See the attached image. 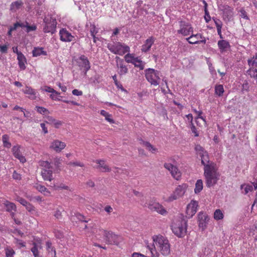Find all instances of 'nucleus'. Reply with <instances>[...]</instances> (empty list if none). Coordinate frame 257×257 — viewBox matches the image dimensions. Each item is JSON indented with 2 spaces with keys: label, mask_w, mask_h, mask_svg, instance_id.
<instances>
[{
  "label": "nucleus",
  "mask_w": 257,
  "mask_h": 257,
  "mask_svg": "<svg viewBox=\"0 0 257 257\" xmlns=\"http://www.w3.org/2000/svg\"><path fill=\"white\" fill-rule=\"evenodd\" d=\"M153 244H148L147 248L151 253L152 257H159V253L156 249V246L161 253L164 256H167L170 253V244L168 239L161 235L153 236Z\"/></svg>",
  "instance_id": "f257e3e1"
},
{
  "label": "nucleus",
  "mask_w": 257,
  "mask_h": 257,
  "mask_svg": "<svg viewBox=\"0 0 257 257\" xmlns=\"http://www.w3.org/2000/svg\"><path fill=\"white\" fill-rule=\"evenodd\" d=\"M204 175L205 183L207 187L210 188L215 185L219 179L220 174L216 166H207L204 168Z\"/></svg>",
  "instance_id": "f03ea898"
},
{
  "label": "nucleus",
  "mask_w": 257,
  "mask_h": 257,
  "mask_svg": "<svg viewBox=\"0 0 257 257\" xmlns=\"http://www.w3.org/2000/svg\"><path fill=\"white\" fill-rule=\"evenodd\" d=\"M173 232L179 237H183L187 232V222L182 218L174 220L171 225Z\"/></svg>",
  "instance_id": "7ed1b4c3"
},
{
  "label": "nucleus",
  "mask_w": 257,
  "mask_h": 257,
  "mask_svg": "<svg viewBox=\"0 0 257 257\" xmlns=\"http://www.w3.org/2000/svg\"><path fill=\"white\" fill-rule=\"evenodd\" d=\"M72 62L84 72V74H86L87 71L90 68V63L87 57L84 55L73 57Z\"/></svg>",
  "instance_id": "20e7f679"
},
{
  "label": "nucleus",
  "mask_w": 257,
  "mask_h": 257,
  "mask_svg": "<svg viewBox=\"0 0 257 257\" xmlns=\"http://www.w3.org/2000/svg\"><path fill=\"white\" fill-rule=\"evenodd\" d=\"M40 165L43 167L41 170V176L45 181H51L53 180V167L48 161H42Z\"/></svg>",
  "instance_id": "39448f33"
},
{
  "label": "nucleus",
  "mask_w": 257,
  "mask_h": 257,
  "mask_svg": "<svg viewBox=\"0 0 257 257\" xmlns=\"http://www.w3.org/2000/svg\"><path fill=\"white\" fill-rule=\"evenodd\" d=\"M195 151L198 156L201 159V163L205 168L207 166H216V164L212 162H210L209 156L207 152L200 145H197L195 148Z\"/></svg>",
  "instance_id": "423d86ee"
},
{
  "label": "nucleus",
  "mask_w": 257,
  "mask_h": 257,
  "mask_svg": "<svg viewBox=\"0 0 257 257\" xmlns=\"http://www.w3.org/2000/svg\"><path fill=\"white\" fill-rule=\"evenodd\" d=\"M107 47L112 53L115 54L123 55L130 52V47L128 46L122 45L119 42L115 45L108 44Z\"/></svg>",
  "instance_id": "0eeeda50"
},
{
  "label": "nucleus",
  "mask_w": 257,
  "mask_h": 257,
  "mask_svg": "<svg viewBox=\"0 0 257 257\" xmlns=\"http://www.w3.org/2000/svg\"><path fill=\"white\" fill-rule=\"evenodd\" d=\"M44 23H45V26L43 28V32L44 33L54 34L55 32L57 22L55 19L52 17L49 18H45L44 19Z\"/></svg>",
  "instance_id": "6e6552de"
},
{
  "label": "nucleus",
  "mask_w": 257,
  "mask_h": 257,
  "mask_svg": "<svg viewBox=\"0 0 257 257\" xmlns=\"http://www.w3.org/2000/svg\"><path fill=\"white\" fill-rule=\"evenodd\" d=\"M148 207L151 211L153 212H157L158 213L162 215H166L168 213L167 211L164 207V206L157 202L153 201H150L148 204Z\"/></svg>",
  "instance_id": "1a4fd4ad"
},
{
  "label": "nucleus",
  "mask_w": 257,
  "mask_h": 257,
  "mask_svg": "<svg viewBox=\"0 0 257 257\" xmlns=\"http://www.w3.org/2000/svg\"><path fill=\"white\" fill-rule=\"evenodd\" d=\"M145 76L147 80H159L161 79L163 80L161 73L152 68L145 70Z\"/></svg>",
  "instance_id": "9d476101"
},
{
  "label": "nucleus",
  "mask_w": 257,
  "mask_h": 257,
  "mask_svg": "<svg viewBox=\"0 0 257 257\" xmlns=\"http://www.w3.org/2000/svg\"><path fill=\"white\" fill-rule=\"evenodd\" d=\"M104 240L108 244H118L121 240V237L113 232L108 230Z\"/></svg>",
  "instance_id": "9b49d317"
},
{
  "label": "nucleus",
  "mask_w": 257,
  "mask_h": 257,
  "mask_svg": "<svg viewBox=\"0 0 257 257\" xmlns=\"http://www.w3.org/2000/svg\"><path fill=\"white\" fill-rule=\"evenodd\" d=\"M198 203L195 200L191 201L187 205L186 207V214L188 218L192 217L197 212Z\"/></svg>",
  "instance_id": "f8f14e48"
},
{
  "label": "nucleus",
  "mask_w": 257,
  "mask_h": 257,
  "mask_svg": "<svg viewBox=\"0 0 257 257\" xmlns=\"http://www.w3.org/2000/svg\"><path fill=\"white\" fill-rule=\"evenodd\" d=\"M220 11H222L223 18L224 20L229 21L233 16V9L226 5L219 6Z\"/></svg>",
  "instance_id": "ddd939ff"
},
{
  "label": "nucleus",
  "mask_w": 257,
  "mask_h": 257,
  "mask_svg": "<svg viewBox=\"0 0 257 257\" xmlns=\"http://www.w3.org/2000/svg\"><path fill=\"white\" fill-rule=\"evenodd\" d=\"M3 201V204L6 208V211L10 213L11 217L12 218H14V217L16 215L15 212L17 211V206L16 204L14 203L10 202L6 199H4Z\"/></svg>",
  "instance_id": "4468645a"
},
{
  "label": "nucleus",
  "mask_w": 257,
  "mask_h": 257,
  "mask_svg": "<svg viewBox=\"0 0 257 257\" xmlns=\"http://www.w3.org/2000/svg\"><path fill=\"white\" fill-rule=\"evenodd\" d=\"M20 149L21 146L17 145L13 147L12 151L14 157L19 160L20 162L24 163L26 162V159L22 154Z\"/></svg>",
  "instance_id": "2eb2a0df"
},
{
  "label": "nucleus",
  "mask_w": 257,
  "mask_h": 257,
  "mask_svg": "<svg viewBox=\"0 0 257 257\" xmlns=\"http://www.w3.org/2000/svg\"><path fill=\"white\" fill-rule=\"evenodd\" d=\"M208 220V217L206 213L203 212H200L198 214V225L200 228L202 230L206 227L207 222Z\"/></svg>",
  "instance_id": "dca6fc26"
},
{
  "label": "nucleus",
  "mask_w": 257,
  "mask_h": 257,
  "mask_svg": "<svg viewBox=\"0 0 257 257\" xmlns=\"http://www.w3.org/2000/svg\"><path fill=\"white\" fill-rule=\"evenodd\" d=\"M66 146V144L64 142L55 140L52 142L50 148L56 152H60Z\"/></svg>",
  "instance_id": "f3484780"
},
{
  "label": "nucleus",
  "mask_w": 257,
  "mask_h": 257,
  "mask_svg": "<svg viewBox=\"0 0 257 257\" xmlns=\"http://www.w3.org/2000/svg\"><path fill=\"white\" fill-rule=\"evenodd\" d=\"M60 40L63 42H71L74 38L71 33L65 29L60 30L59 32Z\"/></svg>",
  "instance_id": "a211bd4d"
},
{
  "label": "nucleus",
  "mask_w": 257,
  "mask_h": 257,
  "mask_svg": "<svg viewBox=\"0 0 257 257\" xmlns=\"http://www.w3.org/2000/svg\"><path fill=\"white\" fill-rule=\"evenodd\" d=\"M97 166L94 167L95 168L99 169L102 172H109L111 171L110 168L105 164V162L103 160H96L94 161Z\"/></svg>",
  "instance_id": "6ab92c4d"
},
{
  "label": "nucleus",
  "mask_w": 257,
  "mask_h": 257,
  "mask_svg": "<svg viewBox=\"0 0 257 257\" xmlns=\"http://www.w3.org/2000/svg\"><path fill=\"white\" fill-rule=\"evenodd\" d=\"M17 59L18 64L21 70H24L26 68L25 64L27 63L26 58L23 53L17 50Z\"/></svg>",
  "instance_id": "aec40b11"
},
{
  "label": "nucleus",
  "mask_w": 257,
  "mask_h": 257,
  "mask_svg": "<svg viewBox=\"0 0 257 257\" xmlns=\"http://www.w3.org/2000/svg\"><path fill=\"white\" fill-rule=\"evenodd\" d=\"M155 42V39L153 37L149 38L145 41L144 44L142 46L141 51L143 52H147L150 50L152 46Z\"/></svg>",
  "instance_id": "412c9836"
},
{
  "label": "nucleus",
  "mask_w": 257,
  "mask_h": 257,
  "mask_svg": "<svg viewBox=\"0 0 257 257\" xmlns=\"http://www.w3.org/2000/svg\"><path fill=\"white\" fill-rule=\"evenodd\" d=\"M187 187L188 185L187 184H182L178 186L176 188L174 192H175L176 194L178 196V197L179 198H180L184 195Z\"/></svg>",
  "instance_id": "4be33fe9"
},
{
  "label": "nucleus",
  "mask_w": 257,
  "mask_h": 257,
  "mask_svg": "<svg viewBox=\"0 0 257 257\" xmlns=\"http://www.w3.org/2000/svg\"><path fill=\"white\" fill-rule=\"evenodd\" d=\"M22 91L25 94L28 95V97L30 99L32 100L36 99L37 96L34 89L30 87L26 86Z\"/></svg>",
  "instance_id": "5701e85b"
},
{
  "label": "nucleus",
  "mask_w": 257,
  "mask_h": 257,
  "mask_svg": "<svg viewBox=\"0 0 257 257\" xmlns=\"http://www.w3.org/2000/svg\"><path fill=\"white\" fill-rule=\"evenodd\" d=\"M217 44L221 53L226 52L227 49L230 47L229 42L224 40L218 41Z\"/></svg>",
  "instance_id": "b1692460"
},
{
  "label": "nucleus",
  "mask_w": 257,
  "mask_h": 257,
  "mask_svg": "<svg viewBox=\"0 0 257 257\" xmlns=\"http://www.w3.org/2000/svg\"><path fill=\"white\" fill-rule=\"evenodd\" d=\"M108 230L103 229L100 227L95 228L94 233L95 237L98 238H102L104 239Z\"/></svg>",
  "instance_id": "393cba45"
},
{
  "label": "nucleus",
  "mask_w": 257,
  "mask_h": 257,
  "mask_svg": "<svg viewBox=\"0 0 257 257\" xmlns=\"http://www.w3.org/2000/svg\"><path fill=\"white\" fill-rule=\"evenodd\" d=\"M33 56L37 57L40 55L46 56L47 55V52L43 50L42 47H35L32 51Z\"/></svg>",
  "instance_id": "a878e982"
},
{
  "label": "nucleus",
  "mask_w": 257,
  "mask_h": 257,
  "mask_svg": "<svg viewBox=\"0 0 257 257\" xmlns=\"http://www.w3.org/2000/svg\"><path fill=\"white\" fill-rule=\"evenodd\" d=\"M23 3L21 1L13 2L10 6V10L13 12H16L23 5Z\"/></svg>",
  "instance_id": "bb28decb"
},
{
  "label": "nucleus",
  "mask_w": 257,
  "mask_h": 257,
  "mask_svg": "<svg viewBox=\"0 0 257 257\" xmlns=\"http://www.w3.org/2000/svg\"><path fill=\"white\" fill-rule=\"evenodd\" d=\"M203 184L201 179L198 180L195 183L194 192L195 194H199L203 189Z\"/></svg>",
  "instance_id": "cd10ccee"
},
{
  "label": "nucleus",
  "mask_w": 257,
  "mask_h": 257,
  "mask_svg": "<svg viewBox=\"0 0 257 257\" xmlns=\"http://www.w3.org/2000/svg\"><path fill=\"white\" fill-rule=\"evenodd\" d=\"M32 244L33 246L31 249V250L32 252L34 257H40L38 249L41 248V245L39 246L38 244L35 242H33Z\"/></svg>",
  "instance_id": "c85d7f7f"
},
{
  "label": "nucleus",
  "mask_w": 257,
  "mask_h": 257,
  "mask_svg": "<svg viewBox=\"0 0 257 257\" xmlns=\"http://www.w3.org/2000/svg\"><path fill=\"white\" fill-rule=\"evenodd\" d=\"M193 32V28L191 26L186 27L183 29H180L178 30V33L181 34L184 36H187L189 35L190 32Z\"/></svg>",
  "instance_id": "c756f323"
},
{
  "label": "nucleus",
  "mask_w": 257,
  "mask_h": 257,
  "mask_svg": "<svg viewBox=\"0 0 257 257\" xmlns=\"http://www.w3.org/2000/svg\"><path fill=\"white\" fill-rule=\"evenodd\" d=\"M2 141L4 147L7 148H10L12 146L11 143L9 142V136L8 135H4L2 137Z\"/></svg>",
  "instance_id": "7c9ffc66"
},
{
  "label": "nucleus",
  "mask_w": 257,
  "mask_h": 257,
  "mask_svg": "<svg viewBox=\"0 0 257 257\" xmlns=\"http://www.w3.org/2000/svg\"><path fill=\"white\" fill-rule=\"evenodd\" d=\"M75 218H77L79 221L87 222V221L84 220L85 217L82 214L77 213H75L74 216H72L70 218V219L72 221L77 222Z\"/></svg>",
  "instance_id": "2f4dec72"
},
{
  "label": "nucleus",
  "mask_w": 257,
  "mask_h": 257,
  "mask_svg": "<svg viewBox=\"0 0 257 257\" xmlns=\"http://www.w3.org/2000/svg\"><path fill=\"white\" fill-rule=\"evenodd\" d=\"M35 109L39 113L42 115H46L50 113L48 109L42 106H36Z\"/></svg>",
  "instance_id": "473e14b6"
},
{
  "label": "nucleus",
  "mask_w": 257,
  "mask_h": 257,
  "mask_svg": "<svg viewBox=\"0 0 257 257\" xmlns=\"http://www.w3.org/2000/svg\"><path fill=\"white\" fill-rule=\"evenodd\" d=\"M213 217L215 220H219L223 218L224 214L220 209H218L214 211Z\"/></svg>",
  "instance_id": "72a5a7b5"
},
{
  "label": "nucleus",
  "mask_w": 257,
  "mask_h": 257,
  "mask_svg": "<svg viewBox=\"0 0 257 257\" xmlns=\"http://www.w3.org/2000/svg\"><path fill=\"white\" fill-rule=\"evenodd\" d=\"M100 114L105 117V119L110 123H114V120L111 118V115L104 110H101Z\"/></svg>",
  "instance_id": "f704fd0d"
},
{
  "label": "nucleus",
  "mask_w": 257,
  "mask_h": 257,
  "mask_svg": "<svg viewBox=\"0 0 257 257\" xmlns=\"http://www.w3.org/2000/svg\"><path fill=\"white\" fill-rule=\"evenodd\" d=\"M172 176L176 180H179L181 177V172L179 170L178 168L176 167V169L174 170L171 172Z\"/></svg>",
  "instance_id": "c9c22d12"
},
{
  "label": "nucleus",
  "mask_w": 257,
  "mask_h": 257,
  "mask_svg": "<svg viewBox=\"0 0 257 257\" xmlns=\"http://www.w3.org/2000/svg\"><path fill=\"white\" fill-rule=\"evenodd\" d=\"M249 66L257 67V53L253 57L247 60Z\"/></svg>",
  "instance_id": "e433bc0d"
},
{
  "label": "nucleus",
  "mask_w": 257,
  "mask_h": 257,
  "mask_svg": "<svg viewBox=\"0 0 257 257\" xmlns=\"http://www.w3.org/2000/svg\"><path fill=\"white\" fill-rule=\"evenodd\" d=\"M203 3L204 4V11H205L204 19L205 20L206 22L208 23L211 20V17H210V16L209 15V13L207 10V3L205 1H203Z\"/></svg>",
  "instance_id": "4c0bfd02"
},
{
  "label": "nucleus",
  "mask_w": 257,
  "mask_h": 257,
  "mask_svg": "<svg viewBox=\"0 0 257 257\" xmlns=\"http://www.w3.org/2000/svg\"><path fill=\"white\" fill-rule=\"evenodd\" d=\"M215 94L219 96H222L224 92V88L222 85H217L215 87Z\"/></svg>",
  "instance_id": "58836bf2"
},
{
  "label": "nucleus",
  "mask_w": 257,
  "mask_h": 257,
  "mask_svg": "<svg viewBox=\"0 0 257 257\" xmlns=\"http://www.w3.org/2000/svg\"><path fill=\"white\" fill-rule=\"evenodd\" d=\"M135 67H138L140 70H143L144 68V65L143 64V61L139 59L138 57L135 58L134 62L133 63Z\"/></svg>",
  "instance_id": "ea45409f"
},
{
  "label": "nucleus",
  "mask_w": 257,
  "mask_h": 257,
  "mask_svg": "<svg viewBox=\"0 0 257 257\" xmlns=\"http://www.w3.org/2000/svg\"><path fill=\"white\" fill-rule=\"evenodd\" d=\"M61 160L59 158H55L53 161L50 163L51 165H54L56 170L59 169L60 165L61 163Z\"/></svg>",
  "instance_id": "a19ab883"
},
{
  "label": "nucleus",
  "mask_w": 257,
  "mask_h": 257,
  "mask_svg": "<svg viewBox=\"0 0 257 257\" xmlns=\"http://www.w3.org/2000/svg\"><path fill=\"white\" fill-rule=\"evenodd\" d=\"M5 253L6 257H14V255L15 254V251L10 247H7L5 249Z\"/></svg>",
  "instance_id": "79ce46f5"
},
{
  "label": "nucleus",
  "mask_w": 257,
  "mask_h": 257,
  "mask_svg": "<svg viewBox=\"0 0 257 257\" xmlns=\"http://www.w3.org/2000/svg\"><path fill=\"white\" fill-rule=\"evenodd\" d=\"M51 187L55 190L60 189L69 190V187L63 184H60L59 185H56L54 184Z\"/></svg>",
  "instance_id": "37998d69"
},
{
  "label": "nucleus",
  "mask_w": 257,
  "mask_h": 257,
  "mask_svg": "<svg viewBox=\"0 0 257 257\" xmlns=\"http://www.w3.org/2000/svg\"><path fill=\"white\" fill-rule=\"evenodd\" d=\"M136 58V57H135L133 56V54H130V53L127 54L124 56L125 60L126 61V62L127 63H133L134 62V61H135Z\"/></svg>",
  "instance_id": "c03bdc74"
},
{
  "label": "nucleus",
  "mask_w": 257,
  "mask_h": 257,
  "mask_svg": "<svg viewBox=\"0 0 257 257\" xmlns=\"http://www.w3.org/2000/svg\"><path fill=\"white\" fill-rule=\"evenodd\" d=\"M46 249L49 253L56 251L55 248L52 246V244L50 241H47L46 242Z\"/></svg>",
  "instance_id": "a18cd8bd"
},
{
  "label": "nucleus",
  "mask_w": 257,
  "mask_h": 257,
  "mask_svg": "<svg viewBox=\"0 0 257 257\" xmlns=\"http://www.w3.org/2000/svg\"><path fill=\"white\" fill-rule=\"evenodd\" d=\"M24 206L25 207L26 210L29 212L33 213V212L35 211V207L29 202H28Z\"/></svg>",
  "instance_id": "49530a36"
},
{
  "label": "nucleus",
  "mask_w": 257,
  "mask_h": 257,
  "mask_svg": "<svg viewBox=\"0 0 257 257\" xmlns=\"http://www.w3.org/2000/svg\"><path fill=\"white\" fill-rule=\"evenodd\" d=\"M24 206L25 207L26 210L29 212L33 213V212L35 211V207L29 202H28Z\"/></svg>",
  "instance_id": "de8ad7c7"
},
{
  "label": "nucleus",
  "mask_w": 257,
  "mask_h": 257,
  "mask_svg": "<svg viewBox=\"0 0 257 257\" xmlns=\"http://www.w3.org/2000/svg\"><path fill=\"white\" fill-rule=\"evenodd\" d=\"M145 147L149 151L152 153H155L157 151V149L152 145L149 142L146 143Z\"/></svg>",
  "instance_id": "09e8293b"
},
{
  "label": "nucleus",
  "mask_w": 257,
  "mask_h": 257,
  "mask_svg": "<svg viewBox=\"0 0 257 257\" xmlns=\"http://www.w3.org/2000/svg\"><path fill=\"white\" fill-rule=\"evenodd\" d=\"M164 167L168 170L170 173L173 170H175L176 169V166L172 165L169 163H165L164 165Z\"/></svg>",
  "instance_id": "8fccbe9b"
},
{
  "label": "nucleus",
  "mask_w": 257,
  "mask_h": 257,
  "mask_svg": "<svg viewBox=\"0 0 257 257\" xmlns=\"http://www.w3.org/2000/svg\"><path fill=\"white\" fill-rule=\"evenodd\" d=\"M202 38V35L200 34H197L196 35H192L190 37L187 38V40L189 43V41H192V40H199V39Z\"/></svg>",
  "instance_id": "3c124183"
},
{
  "label": "nucleus",
  "mask_w": 257,
  "mask_h": 257,
  "mask_svg": "<svg viewBox=\"0 0 257 257\" xmlns=\"http://www.w3.org/2000/svg\"><path fill=\"white\" fill-rule=\"evenodd\" d=\"M247 73L251 77L257 78V69L254 68H250L247 71Z\"/></svg>",
  "instance_id": "603ef678"
},
{
  "label": "nucleus",
  "mask_w": 257,
  "mask_h": 257,
  "mask_svg": "<svg viewBox=\"0 0 257 257\" xmlns=\"http://www.w3.org/2000/svg\"><path fill=\"white\" fill-rule=\"evenodd\" d=\"M26 32L29 33L30 32L35 31L37 29V27L34 24L32 26H30L29 25V23L27 22H26Z\"/></svg>",
  "instance_id": "864d4df0"
},
{
  "label": "nucleus",
  "mask_w": 257,
  "mask_h": 257,
  "mask_svg": "<svg viewBox=\"0 0 257 257\" xmlns=\"http://www.w3.org/2000/svg\"><path fill=\"white\" fill-rule=\"evenodd\" d=\"M55 236L56 238L61 239L63 237V233L62 231L55 229L53 231Z\"/></svg>",
  "instance_id": "5fc2aeb1"
},
{
  "label": "nucleus",
  "mask_w": 257,
  "mask_h": 257,
  "mask_svg": "<svg viewBox=\"0 0 257 257\" xmlns=\"http://www.w3.org/2000/svg\"><path fill=\"white\" fill-rule=\"evenodd\" d=\"M15 200L19 202L23 206H24L28 202V201L26 199L19 196H16V197L15 198Z\"/></svg>",
  "instance_id": "6e6d98bb"
},
{
  "label": "nucleus",
  "mask_w": 257,
  "mask_h": 257,
  "mask_svg": "<svg viewBox=\"0 0 257 257\" xmlns=\"http://www.w3.org/2000/svg\"><path fill=\"white\" fill-rule=\"evenodd\" d=\"M68 165L70 166H78V167H83L84 166V164L83 163L81 162H79V161L70 162L68 164Z\"/></svg>",
  "instance_id": "4d7b16f0"
},
{
  "label": "nucleus",
  "mask_w": 257,
  "mask_h": 257,
  "mask_svg": "<svg viewBox=\"0 0 257 257\" xmlns=\"http://www.w3.org/2000/svg\"><path fill=\"white\" fill-rule=\"evenodd\" d=\"M200 40H192V41H189L190 44H200V43H206V39L205 37L202 36V38Z\"/></svg>",
  "instance_id": "13d9d810"
},
{
  "label": "nucleus",
  "mask_w": 257,
  "mask_h": 257,
  "mask_svg": "<svg viewBox=\"0 0 257 257\" xmlns=\"http://www.w3.org/2000/svg\"><path fill=\"white\" fill-rule=\"evenodd\" d=\"M200 40H192V41H189L190 44H200V43H206V39L205 37L202 36V38Z\"/></svg>",
  "instance_id": "bf43d9fd"
},
{
  "label": "nucleus",
  "mask_w": 257,
  "mask_h": 257,
  "mask_svg": "<svg viewBox=\"0 0 257 257\" xmlns=\"http://www.w3.org/2000/svg\"><path fill=\"white\" fill-rule=\"evenodd\" d=\"M179 198L178 196L176 194L175 192L174 191L172 194L167 198L166 201L167 202H172L174 200H175Z\"/></svg>",
  "instance_id": "052dcab7"
},
{
  "label": "nucleus",
  "mask_w": 257,
  "mask_h": 257,
  "mask_svg": "<svg viewBox=\"0 0 257 257\" xmlns=\"http://www.w3.org/2000/svg\"><path fill=\"white\" fill-rule=\"evenodd\" d=\"M46 118L47 120L45 121V123L53 125L56 120L53 117L49 115L46 116Z\"/></svg>",
  "instance_id": "680f3d73"
},
{
  "label": "nucleus",
  "mask_w": 257,
  "mask_h": 257,
  "mask_svg": "<svg viewBox=\"0 0 257 257\" xmlns=\"http://www.w3.org/2000/svg\"><path fill=\"white\" fill-rule=\"evenodd\" d=\"M60 93L59 92L55 90L54 92L51 93V94L50 95V97L52 99L54 100H59L60 99L58 98V95Z\"/></svg>",
  "instance_id": "e2e57ef3"
},
{
  "label": "nucleus",
  "mask_w": 257,
  "mask_h": 257,
  "mask_svg": "<svg viewBox=\"0 0 257 257\" xmlns=\"http://www.w3.org/2000/svg\"><path fill=\"white\" fill-rule=\"evenodd\" d=\"M239 13H240L239 16L240 17H241L242 18H243L244 19H246V20L249 19V18L247 16V13L244 9H243V8L241 9V10L239 11Z\"/></svg>",
  "instance_id": "0e129e2a"
},
{
  "label": "nucleus",
  "mask_w": 257,
  "mask_h": 257,
  "mask_svg": "<svg viewBox=\"0 0 257 257\" xmlns=\"http://www.w3.org/2000/svg\"><path fill=\"white\" fill-rule=\"evenodd\" d=\"M54 216L56 218L58 219H62V215L61 211L58 209H56V211L54 212Z\"/></svg>",
  "instance_id": "69168bd1"
},
{
  "label": "nucleus",
  "mask_w": 257,
  "mask_h": 257,
  "mask_svg": "<svg viewBox=\"0 0 257 257\" xmlns=\"http://www.w3.org/2000/svg\"><path fill=\"white\" fill-rule=\"evenodd\" d=\"M13 178L16 180H20L22 178L21 175L18 173L16 171H14L13 175Z\"/></svg>",
  "instance_id": "338daca9"
},
{
  "label": "nucleus",
  "mask_w": 257,
  "mask_h": 257,
  "mask_svg": "<svg viewBox=\"0 0 257 257\" xmlns=\"http://www.w3.org/2000/svg\"><path fill=\"white\" fill-rule=\"evenodd\" d=\"M90 32L91 36L95 35V34L98 33V31L96 30V27L94 24H92L90 25Z\"/></svg>",
  "instance_id": "774afa93"
}]
</instances>
